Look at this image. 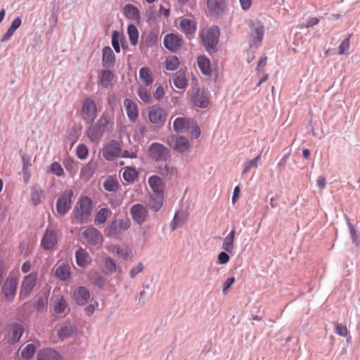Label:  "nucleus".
Segmentation results:
<instances>
[{"label": "nucleus", "mask_w": 360, "mask_h": 360, "mask_svg": "<svg viewBox=\"0 0 360 360\" xmlns=\"http://www.w3.org/2000/svg\"><path fill=\"white\" fill-rule=\"evenodd\" d=\"M56 276L62 281H65L70 276V267L69 264L58 263L55 266Z\"/></svg>", "instance_id": "obj_32"}, {"label": "nucleus", "mask_w": 360, "mask_h": 360, "mask_svg": "<svg viewBox=\"0 0 360 360\" xmlns=\"http://www.w3.org/2000/svg\"><path fill=\"white\" fill-rule=\"evenodd\" d=\"M90 292L85 287L79 286L73 291V299L79 305H84L90 299Z\"/></svg>", "instance_id": "obj_18"}, {"label": "nucleus", "mask_w": 360, "mask_h": 360, "mask_svg": "<svg viewBox=\"0 0 360 360\" xmlns=\"http://www.w3.org/2000/svg\"><path fill=\"white\" fill-rule=\"evenodd\" d=\"M124 15L131 20L137 21L140 19L141 15L139 10L136 6L133 4H127L124 6Z\"/></svg>", "instance_id": "obj_36"}, {"label": "nucleus", "mask_w": 360, "mask_h": 360, "mask_svg": "<svg viewBox=\"0 0 360 360\" xmlns=\"http://www.w3.org/2000/svg\"><path fill=\"white\" fill-rule=\"evenodd\" d=\"M50 171L58 176L64 175L63 168L58 162H54L50 165Z\"/></svg>", "instance_id": "obj_53"}, {"label": "nucleus", "mask_w": 360, "mask_h": 360, "mask_svg": "<svg viewBox=\"0 0 360 360\" xmlns=\"http://www.w3.org/2000/svg\"><path fill=\"white\" fill-rule=\"evenodd\" d=\"M266 63H267L266 57H263L259 59V60L257 63V68H256L257 74H259L260 72H262L264 70V68L266 65Z\"/></svg>", "instance_id": "obj_62"}, {"label": "nucleus", "mask_w": 360, "mask_h": 360, "mask_svg": "<svg viewBox=\"0 0 360 360\" xmlns=\"http://www.w3.org/2000/svg\"><path fill=\"white\" fill-rule=\"evenodd\" d=\"M198 65L201 72L205 75H210L212 73L210 60L204 56H200L197 58Z\"/></svg>", "instance_id": "obj_41"}, {"label": "nucleus", "mask_w": 360, "mask_h": 360, "mask_svg": "<svg viewBox=\"0 0 360 360\" xmlns=\"http://www.w3.org/2000/svg\"><path fill=\"white\" fill-rule=\"evenodd\" d=\"M167 144L174 150L181 153L188 150L190 148L188 140L183 136H172L169 137Z\"/></svg>", "instance_id": "obj_12"}, {"label": "nucleus", "mask_w": 360, "mask_h": 360, "mask_svg": "<svg viewBox=\"0 0 360 360\" xmlns=\"http://www.w3.org/2000/svg\"><path fill=\"white\" fill-rule=\"evenodd\" d=\"M15 31L14 30H12L11 27L8 29L6 32L4 34V36L1 39V42L7 41L11 36L14 34Z\"/></svg>", "instance_id": "obj_63"}, {"label": "nucleus", "mask_w": 360, "mask_h": 360, "mask_svg": "<svg viewBox=\"0 0 360 360\" xmlns=\"http://www.w3.org/2000/svg\"><path fill=\"white\" fill-rule=\"evenodd\" d=\"M77 335L78 331L76 326L71 323L64 325L58 332L59 338H68L71 336H76Z\"/></svg>", "instance_id": "obj_38"}, {"label": "nucleus", "mask_w": 360, "mask_h": 360, "mask_svg": "<svg viewBox=\"0 0 360 360\" xmlns=\"http://www.w3.org/2000/svg\"><path fill=\"white\" fill-rule=\"evenodd\" d=\"M110 213V210L108 208H101L95 217V224L97 225L103 224L109 217Z\"/></svg>", "instance_id": "obj_44"}, {"label": "nucleus", "mask_w": 360, "mask_h": 360, "mask_svg": "<svg viewBox=\"0 0 360 360\" xmlns=\"http://www.w3.org/2000/svg\"><path fill=\"white\" fill-rule=\"evenodd\" d=\"M96 167V163L93 161L89 162L81 169L79 176L84 181H88L92 176Z\"/></svg>", "instance_id": "obj_40"}, {"label": "nucleus", "mask_w": 360, "mask_h": 360, "mask_svg": "<svg viewBox=\"0 0 360 360\" xmlns=\"http://www.w3.org/2000/svg\"><path fill=\"white\" fill-rule=\"evenodd\" d=\"M20 356L25 360H30L36 351V346L34 344H29L25 347L20 348Z\"/></svg>", "instance_id": "obj_43"}, {"label": "nucleus", "mask_w": 360, "mask_h": 360, "mask_svg": "<svg viewBox=\"0 0 360 360\" xmlns=\"http://www.w3.org/2000/svg\"><path fill=\"white\" fill-rule=\"evenodd\" d=\"M349 37L343 40L338 46L339 54L345 53L349 49Z\"/></svg>", "instance_id": "obj_56"}, {"label": "nucleus", "mask_w": 360, "mask_h": 360, "mask_svg": "<svg viewBox=\"0 0 360 360\" xmlns=\"http://www.w3.org/2000/svg\"><path fill=\"white\" fill-rule=\"evenodd\" d=\"M138 176V172L134 167H127L123 169L122 177L128 183H132Z\"/></svg>", "instance_id": "obj_42"}, {"label": "nucleus", "mask_w": 360, "mask_h": 360, "mask_svg": "<svg viewBox=\"0 0 360 360\" xmlns=\"http://www.w3.org/2000/svg\"><path fill=\"white\" fill-rule=\"evenodd\" d=\"M173 82L176 88L180 89H186L188 84L186 72L182 70L176 72L173 77Z\"/></svg>", "instance_id": "obj_37"}, {"label": "nucleus", "mask_w": 360, "mask_h": 360, "mask_svg": "<svg viewBox=\"0 0 360 360\" xmlns=\"http://www.w3.org/2000/svg\"><path fill=\"white\" fill-rule=\"evenodd\" d=\"M114 79L115 75L110 70H103L98 78L100 84L105 89L112 86Z\"/></svg>", "instance_id": "obj_31"}, {"label": "nucleus", "mask_w": 360, "mask_h": 360, "mask_svg": "<svg viewBox=\"0 0 360 360\" xmlns=\"http://www.w3.org/2000/svg\"><path fill=\"white\" fill-rule=\"evenodd\" d=\"M98 108L94 99L88 98L83 102L81 115L82 119L89 123H92L97 117Z\"/></svg>", "instance_id": "obj_6"}, {"label": "nucleus", "mask_w": 360, "mask_h": 360, "mask_svg": "<svg viewBox=\"0 0 360 360\" xmlns=\"http://www.w3.org/2000/svg\"><path fill=\"white\" fill-rule=\"evenodd\" d=\"M148 87L149 86L139 85V88L137 91V94H138L139 98L145 103H150V100H151L150 88L148 89Z\"/></svg>", "instance_id": "obj_45"}, {"label": "nucleus", "mask_w": 360, "mask_h": 360, "mask_svg": "<svg viewBox=\"0 0 360 360\" xmlns=\"http://www.w3.org/2000/svg\"><path fill=\"white\" fill-rule=\"evenodd\" d=\"M158 172L167 178H172L176 172V167L170 162H165L158 167Z\"/></svg>", "instance_id": "obj_33"}, {"label": "nucleus", "mask_w": 360, "mask_h": 360, "mask_svg": "<svg viewBox=\"0 0 360 360\" xmlns=\"http://www.w3.org/2000/svg\"><path fill=\"white\" fill-rule=\"evenodd\" d=\"M98 124H91L86 131V136L93 142H99L104 134Z\"/></svg>", "instance_id": "obj_28"}, {"label": "nucleus", "mask_w": 360, "mask_h": 360, "mask_svg": "<svg viewBox=\"0 0 360 360\" xmlns=\"http://www.w3.org/2000/svg\"><path fill=\"white\" fill-rule=\"evenodd\" d=\"M31 200L34 206L42 202L45 198L44 191L38 184L34 185L30 189Z\"/></svg>", "instance_id": "obj_27"}, {"label": "nucleus", "mask_w": 360, "mask_h": 360, "mask_svg": "<svg viewBox=\"0 0 360 360\" xmlns=\"http://www.w3.org/2000/svg\"><path fill=\"white\" fill-rule=\"evenodd\" d=\"M18 284V277L15 274H9L4 281L1 289L6 301L11 302L14 300L16 295Z\"/></svg>", "instance_id": "obj_4"}, {"label": "nucleus", "mask_w": 360, "mask_h": 360, "mask_svg": "<svg viewBox=\"0 0 360 360\" xmlns=\"http://www.w3.org/2000/svg\"><path fill=\"white\" fill-rule=\"evenodd\" d=\"M335 331L338 335L346 336L347 334V328L342 324H337L335 326Z\"/></svg>", "instance_id": "obj_61"}, {"label": "nucleus", "mask_w": 360, "mask_h": 360, "mask_svg": "<svg viewBox=\"0 0 360 360\" xmlns=\"http://www.w3.org/2000/svg\"><path fill=\"white\" fill-rule=\"evenodd\" d=\"M37 276L38 275L37 272H32L23 278L19 293L20 299L24 300L30 295L36 285Z\"/></svg>", "instance_id": "obj_9"}, {"label": "nucleus", "mask_w": 360, "mask_h": 360, "mask_svg": "<svg viewBox=\"0 0 360 360\" xmlns=\"http://www.w3.org/2000/svg\"><path fill=\"white\" fill-rule=\"evenodd\" d=\"M154 96L158 100H160L164 96V89L162 86H159L156 88L155 91L154 93Z\"/></svg>", "instance_id": "obj_64"}, {"label": "nucleus", "mask_w": 360, "mask_h": 360, "mask_svg": "<svg viewBox=\"0 0 360 360\" xmlns=\"http://www.w3.org/2000/svg\"><path fill=\"white\" fill-rule=\"evenodd\" d=\"M107 250L115 255L119 259L128 261L133 258V252L131 247L127 244L110 245L107 247Z\"/></svg>", "instance_id": "obj_11"}, {"label": "nucleus", "mask_w": 360, "mask_h": 360, "mask_svg": "<svg viewBox=\"0 0 360 360\" xmlns=\"http://www.w3.org/2000/svg\"><path fill=\"white\" fill-rule=\"evenodd\" d=\"M179 27L182 32L188 35H193L197 29L196 22L193 20L188 18H181L179 19Z\"/></svg>", "instance_id": "obj_21"}, {"label": "nucleus", "mask_w": 360, "mask_h": 360, "mask_svg": "<svg viewBox=\"0 0 360 360\" xmlns=\"http://www.w3.org/2000/svg\"><path fill=\"white\" fill-rule=\"evenodd\" d=\"M258 165L253 160H248L244 164V167L242 172V174H245L250 172L252 168H257Z\"/></svg>", "instance_id": "obj_55"}, {"label": "nucleus", "mask_w": 360, "mask_h": 360, "mask_svg": "<svg viewBox=\"0 0 360 360\" xmlns=\"http://www.w3.org/2000/svg\"><path fill=\"white\" fill-rule=\"evenodd\" d=\"M8 330L12 338H21L24 333V327L21 324L15 323L9 326Z\"/></svg>", "instance_id": "obj_49"}, {"label": "nucleus", "mask_w": 360, "mask_h": 360, "mask_svg": "<svg viewBox=\"0 0 360 360\" xmlns=\"http://www.w3.org/2000/svg\"><path fill=\"white\" fill-rule=\"evenodd\" d=\"M73 194V191L68 188L59 195L56 202V211L60 215H65L71 209Z\"/></svg>", "instance_id": "obj_5"}, {"label": "nucleus", "mask_w": 360, "mask_h": 360, "mask_svg": "<svg viewBox=\"0 0 360 360\" xmlns=\"http://www.w3.org/2000/svg\"><path fill=\"white\" fill-rule=\"evenodd\" d=\"M143 265L142 263H139L136 266H134L129 272L130 276L134 278L138 274L143 270Z\"/></svg>", "instance_id": "obj_58"}, {"label": "nucleus", "mask_w": 360, "mask_h": 360, "mask_svg": "<svg viewBox=\"0 0 360 360\" xmlns=\"http://www.w3.org/2000/svg\"><path fill=\"white\" fill-rule=\"evenodd\" d=\"M148 184L154 193L158 195H163L165 184L162 178L153 175L148 179Z\"/></svg>", "instance_id": "obj_23"}, {"label": "nucleus", "mask_w": 360, "mask_h": 360, "mask_svg": "<svg viewBox=\"0 0 360 360\" xmlns=\"http://www.w3.org/2000/svg\"><path fill=\"white\" fill-rule=\"evenodd\" d=\"M264 36V27L260 24L254 25L252 27V32L250 36V44L251 46H258Z\"/></svg>", "instance_id": "obj_19"}, {"label": "nucleus", "mask_w": 360, "mask_h": 360, "mask_svg": "<svg viewBox=\"0 0 360 360\" xmlns=\"http://www.w3.org/2000/svg\"><path fill=\"white\" fill-rule=\"evenodd\" d=\"M219 29L213 26L200 31L201 40L208 51H210L218 43Z\"/></svg>", "instance_id": "obj_2"}, {"label": "nucleus", "mask_w": 360, "mask_h": 360, "mask_svg": "<svg viewBox=\"0 0 360 360\" xmlns=\"http://www.w3.org/2000/svg\"><path fill=\"white\" fill-rule=\"evenodd\" d=\"M163 205V195H158L156 198H152L149 207L154 212L159 211Z\"/></svg>", "instance_id": "obj_51"}, {"label": "nucleus", "mask_w": 360, "mask_h": 360, "mask_svg": "<svg viewBox=\"0 0 360 360\" xmlns=\"http://www.w3.org/2000/svg\"><path fill=\"white\" fill-rule=\"evenodd\" d=\"M191 124H193V122L187 117H177L173 123L174 130L177 133L182 132L188 129Z\"/></svg>", "instance_id": "obj_34"}, {"label": "nucleus", "mask_w": 360, "mask_h": 360, "mask_svg": "<svg viewBox=\"0 0 360 360\" xmlns=\"http://www.w3.org/2000/svg\"><path fill=\"white\" fill-rule=\"evenodd\" d=\"M103 156L108 161H112L121 155V146L118 141L111 140L104 144L102 149Z\"/></svg>", "instance_id": "obj_10"}, {"label": "nucleus", "mask_w": 360, "mask_h": 360, "mask_svg": "<svg viewBox=\"0 0 360 360\" xmlns=\"http://www.w3.org/2000/svg\"><path fill=\"white\" fill-rule=\"evenodd\" d=\"M37 360H63V358L56 350L46 348L39 351Z\"/></svg>", "instance_id": "obj_20"}, {"label": "nucleus", "mask_w": 360, "mask_h": 360, "mask_svg": "<svg viewBox=\"0 0 360 360\" xmlns=\"http://www.w3.org/2000/svg\"><path fill=\"white\" fill-rule=\"evenodd\" d=\"M58 244V236L56 232L51 229H47L41 241V245L44 250H50L56 248Z\"/></svg>", "instance_id": "obj_14"}, {"label": "nucleus", "mask_w": 360, "mask_h": 360, "mask_svg": "<svg viewBox=\"0 0 360 360\" xmlns=\"http://www.w3.org/2000/svg\"><path fill=\"white\" fill-rule=\"evenodd\" d=\"M103 268L105 274H114L117 271V266L114 260L110 257L103 259Z\"/></svg>", "instance_id": "obj_46"}, {"label": "nucleus", "mask_w": 360, "mask_h": 360, "mask_svg": "<svg viewBox=\"0 0 360 360\" xmlns=\"http://www.w3.org/2000/svg\"><path fill=\"white\" fill-rule=\"evenodd\" d=\"M92 211V201L89 197L82 198L74 211L75 218L79 223H85L89 219Z\"/></svg>", "instance_id": "obj_1"}, {"label": "nucleus", "mask_w": 360, "mask_h": 360, "mask_svg": "<svg viewBox=\"0 0 360 360\" xmlns=\"http://www.w3.org/2000/svg\"><path fill=\"white\" fill-rule=\"evenodd\" d=\"M76 262L78 266L81 267L86 266L90 262L89 253L84 249H79L75 254Z\"/></svg>", "instance_id": "obj_39"}, {"label": "nucleus", "mask_w": 360, "mask_h": 360, "mask_svg": "<svg viewBox=\"0 0 360 360\" xmlns=\"http://www.w3.org/2000/svg\"><path fill=\"white\" fill-rule=\"evenodd\" d=\"M167 118L166 111L158 106H153L149 109L148 119L149 120L155 124L162 125Z\"/></svg>", "instance_id": "obj_15"}, {"label": "nucleus", "mask_w": 360, "mask_h": 360, "mask_svg": "<svg viewBox=\"0 0 360 360\" xmlns=\"http://www.w3.org/2000/svg\"><path fill=\"white\" fill-rule=\"evenodd\" d=\"M127 33L131 44L133 46L136 45L139 41V32L136 27L132 24L129 25L127 27Z\"/></svg>", "instance_id": "obj_48"}, {"label": "nucleus", "mask_w": 360, "mask_h": 360, "mask_svg": "<svg viewBox=\"0 0 360 360\" xmlns=\"http://www.w3.org/2000/svg\"><path fill=\"white\" fill-rule=\"evenodd\" d=\"M96 124L104 131H109L112 129L114 125V116L113 114L104 112L102 114Z\"/></svg>", "instance_id": "obj_22"}, {"label": "nucleus", "mask_w": 360, "mask_h": 360, "mask_svg": "<svg viewBox=\"0 0 360 360\" xmlns=\"http://www.w3.org/2000/svg\"><path fill=\"white\" fill-rule=\"evenodd\" d=\"M120 34L117 31H114L112 35V45L117 53H120V47L119 44Z\"/></svg>", "instance_id": "obj_54"}, {"label": "nucleus", "mask_w": 360, "mask_h": 360, "mask_svg": "<svg viewBox=\"0 0 360 360\" xmlns=\"http://www.w3.org/2000/svg\"><path fill=\"white\" fill-rule=\"evenodd\" d=\"M165 46L172 51H176L179 49L182 45V38L176 34H168L164 39Z\"/></svg>", "instance_id": "obj_17"}, {"label": "nucleus", "mask_w": 360, "mask_h": 360, "mask_svg": "<svg viewBox=\"0 0 360 360\" xmlns=\"http://www.w3.org/2000/svg\"><path fill=\"white\" fill-rule=\"evenodd\" d=\"M81 240L84 244L95 246L103 243V236L96 228L91 227L82 233Z\"/></svg>", "instance_id": "obj_8"}, {"label": "nucleus", "mask_w": 360, "mask_h": 360, "mask_svg": "<svg viewBox=\"0 0 360 360\" xmlns=\"http://www.w3.org/2000/svg\"><path fill=\"white\" fill-rule=\"evenodd\" d=\"M76 154L78 158L84 160L89 155V149L84 144H79L77 147Z\"/></svg>", "instance_id": "obj_52"}, {"label": "nucleus", "mask_w": 360, "mask_h": 360, "mask_svg": "<svg viewBox=\"0 0 360 360\" xmlns=\"http://www.w3.org/2000/svg\"><path fill=\"white\" fill-rule=\"evenodd\" d=\"M103 187L108 191L114 192L118 189L119 183L116 179L109 177L105 181Z\"/></svg>", "instance_id": "obj_50"}, {"label": "nucleus", "mask_w": 360, "mask_h": 360, "mask_svg": "<svg viewBox=\"0 0 360 360\" xmlns=\"http://www.w3.org/2000/svg\"><path fill=\"white\" fill-rule=\"evenodd\" d=\"M67 305V301L63 296H58L52 299L51 307L56 314L63 313Z\"/></svg>", "instance_id": "obj_35"}, {"label": "nucleus", "mask_w": 360, "mask_h": 360, "mask_svg": "<svg viewBox=\"0 0 360 360\" xmlns=\"http://www.w3.org/2000/svg\"><path fill=\"white\" fill-rule=\"evenodd\" d=\"M120 157H122L124 158H131L134 159L138 157L137 153L136 151H129V150H121V155Z\"/></svg>", "instance_id": "obj_59"}, {"label": "nucleus", "mask_w": 360, "mask_h": 360, "mask_svg": "<svg viewBox=\"0 0 360 360\" xmlns=\"http://www.w3.org/2000/svg\"><path fill=\"white\" fill-rule=\"evenodd\" d=\"M130 226L131 221L128 218L115 219L111 221L110 224L105 229L106 234L118 238Z\"/></svg>", "instance_id": "obj_3"}, {"label": "nucleus", "mask_w": 360, "mask_h": 360, "mask_svg": "<svg viewBox=\"0 0 360 360\" xmlns=\"http://www.w3.org/2000/svg\"><path fill=\"white\" fill-rule=\"evenodd\" d=\"M191 101L195 106L200 108L207 107L210 103L208 94L199 87L193 89Z\"/></svg>", "instance_id": "obj_13"}, {"label": "nucleus", "mask_w": 360, "mask_h": 360, "mask_svg": "<svg viewBox=\"0 0 360 360\" xmlns=\"http://www.w3.org/2000/svg\"><path fill=\"white\" fill-rule=\"evenodd\" d=\"M153 82V77L150 68L143 67L139 70V84L141 86H150Z\"/></svg>", "instance_id": "obj_25"}, {"label": "nucleus", "mask_w": 360, "mask_h": 360, "mask_svg": "<svg viewBox=\"0 0 360 360\" xmlns=\"http://www.w3.org/2000/svg\"><path fill=\"white\" fill-rule=\"evenodd\" d=\"M234 282H235L234 277H231L226 280V281L223 284V288H222V291L224 295H226L227 293L228 290L233 284Z\"/></svg>", "instance_id": "obj_60"}, {"label": "nucleus", "mask_w": 360, "mask_h": 360, "mask_svg": "<svg viewBox=\"0 0 360 360\" xmlns=\"http://www.w3.org/2000/svg\"><path fill=\"white\" fill-rule=\"evenodd\" d=\"M207 9L210 15L218 16L224 8V0H207Z\"/></svg>", "instance_id": "obj_24"}, {"label": "nucleus", "mask_w": 360, "mask_h": 360, "mask_svg": "<svg viewBox=\"0 0 360 360\" xmlns=\"http://www.w3.org/2000/svg\"><path fill=\"white\" fill-rule=\"evenodd\" d=\"M179 60L176 56H168L165 62V68L169 71L176 70L179 68Z\"/></svg>", "instance_id": "obj_47"}, {"label": "nucleus", "mask_w": 360, "mask_h": 360, "mask_svg": "<svg viewBox=\"0 0 360 360\" xmlns=\"http://www.w3.org/2000/svg\"><path fill=\"white\" fill-rule=\"evenodd\" d=\"M124 105L129 119L133 122H136L139 116L137 105L131 99L126 98Z\"/></svg>", "instance_id": "obj_26"}, {"label": "nucleus", "mask_w": 360, "mask_h": 360, "mask_svg": "<svg viewBox=\"0 0 360 360\" xmlns=\"http://www.w3.org/2000/svg\"><path fill=\"white\" fill-rule=\"evenodd\" d=\"M102 63L105 68H112L115 62V56L110 46H105L103 50Z\"/></svg>", "instance_id": "obj_29"}, {"label": "nucleus", "mask_w": 360, "mask_h": 360, "mask_svg": "<svg viewBox=\"0 0 360 360\" xmlns=\"http://www.w3.org/2000/svg\"><path fill=\"white\" fill-rule=\"evenodd\" d=\"M229 252L226 251L221 252L217 257L218 263L219 264H227L230 260V257L228 255Z\"/></svg>", "instance_id": "obj_57"}, {"label": "nucleus", "mask_w": 360, "mask_h": 360, "mask_svg": "<svg viewBox=\"0 0 360 360\" xmlns=\"http://www.w3.org/2000/svg\"><path fill=\"white\" fill-rule=\"evenodd\" d=\"M235 236H236V231L235 229H233L230 233L224 238L222 243V249L229 252V254H233L235 250Z\"/></svg>", "instance_id": "obj_30"}, {"label": "nucleus", "mask_w": 360, "mask_h": 360, "mask_svg": "<svg viewBox=\"0 0 360 360\" xmlns=\"http://www.w3.org/2000/svg\"><path fill=\"white\" fill-rule=\"evenodd\" d=\"M148 157L157 162L166 161L169 157V150L160 143H153L148 148Z\"/></svg>", "instance_id": "obj_7"}, {"label": "nucleus", "mask_w": 360, "mask_h": 360, "mask_svg": "<svg viewBox=\"0 0 360 360\" xmlns=\"http://www.w3.org/2000/svg\"><path fill=\"white\" fill-rule=\"evenodd\" d=\"M130 213L133 220L138 224L144 223L148 217L146 208L141 204L134 205L130 209Z\"/></svg>", "instance_id": "obj_16"}]
</instances>
